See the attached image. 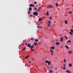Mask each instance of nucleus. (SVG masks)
<instances>
[{
    "label": "nucleus",
    "instance_id": "nucleus-1",
    "mask_svg": "<svg viewBox=\"0 0 73 73\" xmlns=\"http://www.w3.org/2000/svg\"><path fill=\"white\" fill-rule=\"evenodd\" d=\"M38 11H36V12H34L33 13V15L34 16H38Z\"/></svg>",
    "mask_w": 73,
    "mask_h": 73
},
{
    "label": "nucleus",
    "instance_id": "nucleus-2",
    "mask_svg": "<svg viewBox=\"0 0 73 73\" xmlns=\"http://www.w3.org/2000/svg\"><path fill=\"white\" fill-rule=\"evenodd\" d=\"M29 6L31 7H35V5H33L32 4H31L29 5Z\"/></svg>",
    "mask_w": 73,
    "mask_h": 73
},
{
    "label": "nucleus",
    "instance_id": "nucleus-3",
    "mask_svg": "<svg viewBox=\"0 0 73 73\" xmlns=\"http://www.w3.org/2000/svg\"><path fill=\"white\" fill-rule=\"evenodd\" d=\"M26 48L24 46L23 48L22 49V50H23V51H25V49H26Z\"/></svg>",
    "mask_w": 73,
    "mask_h": 73
},
{
    "label": "nucleus",
    "instance_id": "nucleus-4",
    "mask_svg": "<svg viewBox=\"0 0 73 73\" xmlns=\"http://www.w3.org/2000/svg\"><path fill=\"white\" fill-rule=\"evenodd\" d=\"M60 38H61V40L60 41H61V42H62V41H63V37H60Z\"/></svg>",
    "mask_w": 73,
    "mask_h": 73
},
{
    "label": "nucleus",
    "instance_id": "nucleus-5",
    "mask_svg": "<svg viewBox=\"0 0 73 73\" xmlns=\"http://www.w3.org/2000/svg\"><path fill=\"white\" fill-rule=\"evenodd\" d=\"M50 48L51 49H54L55 47L54 46H52Z\"/></svg>",
    "mask_w": 73,
    "mask_h": 73
},
{
    "label": "nucleus",
    "instance_id": "nucleus-6",
    "mask_svg": "<svg viewBox=\"0 0 73 73\" xmlns=\"http://www.w3.org/2000/svg\"><path fill=\"white\" fill-rule=\"evenodd\" d=\"M31 46V44L29 43H28L27 44V46L29 48Z\"/></svg>",
    "mask_w": 73,
    "mask_h": 73
},
{
    "label": "nucleus",
    "instance_id": "nucleus-7",
    "mask_svg": "<svg viewBox=\"0 0 73 73\" xmlns=\"http://www.w3.org/2000/svg\"><path fill=\"white\" fill-rule=\"evenodd\" d=\"M34 46V45H33L30 46V49H33V48Z\"/></svg>",
    "mask_w": 73,
    "mask_h": 73
},
{
    "label": "nucleus",
    "instance_id": "nucleus-8",
    "mask_svg": "<svg viewBox=\"0 0 73 73\" xmlns=\"http://www.w3.org/2000/svg\"><path fill=\"white\" fill-rule=\"evenodd\" d=\"M65 47H66V48H67V49H69V46H68L66 45H65Z\"/></svg>",
    "mask_w": 73,
    "mask_h": 73
},
{
    "label": "nucleus",
    "instance_id": "nucleus-9",
    "mask_svg": "<svg viewBox=\"0 0 73 73\" xmlns=\"http://www.w3.org/2000/svg\"><path fill=\"white\" fill-rule=\"evenodd\" d=\"M29 11H32V8L31 7H29Z\"/></svg>",
    "mask_w": 73,
    "mask_h": 73
},
{
    "label": "nucleus",
    "instance_id": "nucleus-10",
    "mask_svg": "<svg viewBox=\"0 0 73 73\" xmlns=\"http://www.w3.org/2000/svg\"><path fill=\"white\" fill-rule=\"evenodd\" d=\"M46 68L47 70H49V66H46Z\"/></svg>",
    "mask_w": 73,
    "mask_h": 73
},
{
    "label": "nucleus",
    "instance_id": "nucleus-11",
    "mask_svg": "<svg viewBox=\"0 0 73 73\" xmlns=\"http://www.w3.org/2000/svg\"><path fill=\"white\" fill-rule=\"evenodd\" d=\"M50 73H53V71L52 70H49V72Z\"/></svg>",
    "mask_w": 73,
    "mask_h": 73
},
{
    "label": "nucleus",
    "instance_id": "nucleus-12",
    "mask_svg": "<svg viewBox=\"0 0 73 73\" xmlns=\"http://www.w3.org/2000/svg\"><path fill=\"white\" fill-rule=\"evenodd\" d=\"M69 66L70 67H71V66H72V64H68Z\"/></svg>",
    "mask_w": 73,
    "mask_h": 73
},
{
    "label": "nucleus",
    "instance_id": "nucleus-13",
    "mask_svg": "<svg viewBox=\"0 0 73 73\" xmlns=\"http://www.w3.org/2000/svg\"><path fill=\"white\" fill-rule=\"evenodd\" d=\"M66 72L67 73H70V71L69 70H67L66 71Z\"/></svg>",
    "mask_w": 73,
    "mask_h": 73
},
{
    "label": "nucleus",
    "instance_id": "nucleus-14",
    "mask_svg": "<svg viewBox=\"0 0 73 73\" xmlns=\"http://www.w3.org/2000/svg\"><path fill=\"white\" fill-rule=\"evenodd\" d=\"M64 22L65 23V24H68V21L67 20H65Z\"/></svg>",
    "mask_w": 73,
    "mask_h": 73
},
{
    "label": "nucleus",
    "instance_id": "nucleus-15",
    "mask_svg": "<svg viewBox=\"0 0 73 73\" xmlns=\"http://www.w3.org/2000/svg\"><path fill=\"white\" fill-rule=\"evenodd\" d=\"M48 7L49 8H50L52 7V5H48Z\"/></svg>",
    "mask_w": 73,
    "mask_h": 73
},
{
    "label": "nucleus",
    "instance_id": "nucleus-16",
    "mask_svg": "<svg viewBox=\"0 0 73 73\" xmlns=\"http://www.w3.org/2000/svg\"><path fill=\"white\" fill-rule=\"evenodd\" d=\"M68 53L69 54H70L71 53H72V51H68Z\"/></svg>",
    "mask_w": 73,
    "mask_h": 73
},
{
    "label": "nucleus",
    "instance_id": "nucleus-17",
    "mask_svg": "<svg viewBox=\"0 0 73 73\" xmlns=\"http://www.w3.org/2000/svg\"><path fill=\"white\" fill-rule=\"evenodd\" d=\"M34 9H35V11H37V8L36 7H35Z\"/></svg>",
    "mask_w": 73,
    "mask_h": 73
},
{
    "label": "nucleus",
    "instance_id": "nucleus-18",
    "mask_svg": "<svg viewBox=\"0 0 73 73\" xmlns=\"http://www.w3.org/2000/svg\"><path fill=\"white\" fill-rule=\"evenodd\" d=\"M48 65H50V61H49L48 62Z\"/></svg>",
    "mask_w": 73,
    "mask_h": 73
},
{
    "label": "nucleus",
    "instance_id": "nucleus-19",
    "mask_svg": "<svg viewBox=\"0 0 73 73\" xmlns=\"http://www.w3.org/2000/svg\"><path fill=\"white\" fill-rule=\"evenodd\" d=\"M38 21H42V19H38Z\"/></svg>",
    "mask_w": 73,
    "mask_h": 73
},
{
    "label": "nucleus",
    "instance_id": "nucleus-20",
    "mask_svg": "<svg viewBox=\"0 0 73 73\" xmlns=\"http://www.w3.org/2000/svg\"><path fill=\"white\" fill-rule=\"evenodd\" d=\"M46 15L47 16H49V12L47 11V13L46 14Z\"/></svg>",
    "mask_w": 73,
    "mask_h": 73
},
{
    "label": "nucleus",
    "instance_id": "nucleus-21",
    "mask_svg": "<svg viewBox=\"0 0 73 73\" xmlns=\"http://www.w3.org/2000/svg\"><path fill=\"white\" fill-rule=\"evenodd\" d=\"M60 44V43H59V42H57L56 43V45H58V44Z\"/></svg>",
    "mask_w": 73,
    "mask_h": 73
},
{
    "label": "nucleus",
    "instance_id": "nucleus-22",
    "mask_svg": "<svg viewBox=\"0 0 73 73\" xmlns=\"http://www.w3.org/2000/svg\"><path fill=\"white\" fill-rule=\"evenodd\" d=\"M31 60L32 61H33L35 60V58H31Z\"/></svg>",
    "mask_w": 73,
    "mask_h": 73
},
{
    "label": "nucleus",
    "instance_id": "nucleus-23",
    "mask_svg": "<svg viewBox=\"0 0 73 73\" xmlns=\"http://www.w3.org/2000/svg\"><path fill=\"white\" fill-rule=\"evenodd\" d=\"M65 38H66V40H68V37H67V36H64Z\"/></svg>",
    "mask_w": 73,
    "mask_h": 73
},
{
    "label": "nucleus",
    "instance_id": "nucleus-24",
    "mask_svg": "<svg viewBox=\"0 0 73 73\" xmlns=\"http://www.w3.org/2000/svg\"><path fill=\"white\" fill-rule=\"evenodd\" d=\"M63 66L64 67H66V64L64 63L63 64Z\"/></svg>",
    "mask_w": 73,
    "mask_h": 73
},
{
    "label": "nucleus",
    "instance_id": "nucleus-25",
    "mask_svg": "<svg viewBox=\"0 0 73 73\" xmlns=\"http://www.w3.org/2000/svg\"><path fill=\"white\" fill-rule=\"evenodd\" d=\"M35 41H36V42H38V39H35Z\"/></svg>",
    "mask_w": 73,
    "mask_h": 73
},
{
    "label": "nucleus",
    "instance_id": "nucleus-26",
    "mask_svg": "<svg viewBox=\"0 0 73 73\" xmlns=\"http://www.w3.org/2000/svg\"><path fill=\"white\" fill-rule=\"evenodd\" d=\"M55 5L56 7H57L58 5V4L57 3H56L55 4Z\"/></svg>",
    "mask_w": 73,
    "mask_h": 73
},
{
    "label": "nucleus",
    "instance_id": "nucleus-27",
    "mask_svg": "<svg viewBox=\"0 0 73 73\" xmlns=\"http://www.w3.org/2000/svg\"><path fill=\"white\" fill-rule=\"evenodd\" d=\"M30 13H31V11H28V14L29 15Z\"/></svg>",
    "mask_w": 73,
    "mask_h": 73
},
{
    "label": "nucleus",
    "instance_id": "nucleus-28",
    "mask_svg": "<svg viewBox=\"0 0 73 73\" xmlns=\"http://www.w3.org/2000/svg\"><path fill=\"white\" fill-rule=\"evenodd\" d=\"M50 52H51V53H53V51H52V50H50Z\"/></svg>",
    "mask_w": 73,
    "mask_h": 73
},
{
    "label": "nucleus",
    "instance_id": "nucleus-29",
    "mask_svg": "<svg viewBox=\"0 0 73 73\" xmlns=\"http://www.w3.org/2000/svg\"><path fill=\"white\" fill-rule=\"evenodd\" d=\"M70 34L71 35H73V33L71 32H70Z\"/></svg>",
    "mask_w": 73,
    "mask_h": 73
},
{
    "label": "nucleus",
    "instance_id": "nucleus-30",
    "mask_svg": "<svg viewBox=\"0 0 73 73\" xmlns=\"http://www.w3.org/2000/svg\"><path fill=\"white\" fill-rule=\"evenodd\" d=\"M48 62H49V61H48V60H46L45 61V63H48Z\"/></svg>",
    "mask_w": 73,
    "mask_h": 73
},
{
    "label": "nucleus",
    "instance_id": "nucleus-31",
    "mask_svg": "<svg viewBox=\"0 0 73 73\" xmlns=\"http://www.w3.org/2000/svg\"><path fill=\"white\" fill-rule=\"evenodd\" d=\"M71 42V40H69L67 41V42Z\"/></svg>",
    "mask_w": 73,
    "mask_h": 73
},
{
    "label": "nucleus",
    "instance_id": "nucleus-32",
    "mask_svg": "<svg viewBox=\"0 0 73 73\" xmlns=\"http://www.w3.org/2000/svg\"><path fill=\"white\" fill-rule=\"evenodd\" d=\"M34 45H37V42H35L34 43Z\"/></svg>",
    "mask_w": 73,
    "mask_h": 73
},
{
    "label": "nucleus",
    "instance_id": "nucleus-33",
    "mask_svg": "<svg viewBox=\"0 0 73 73\" xmlns=\"http://www.w3.org/2000/svg\"><path fill=\"white\" fill-rule=\"evenodd\" d=\"M66 60H65V59H64V62H66Z\"/></svg>",
    "mask_w": 73,
    "mask_h": 73
},
{
    "label": "nucleus",
    "instance_id": "nucleus-34",
    "mask_svg": "<svg viewBox=\"0 0 73 73\" xmlns=\"http://www.w3.org/2000/svg\"><path fill=\"white\" fill-rule=\"evenodd\" d=\"M69 13L71 14H72V11H70V12H69Z\"/></svg>",
    "mask_w": 73,
    "mask_h": 73
},
{
    "label": "nucleus",
    "instance_id": "nucleus-35",
    "mask_svg": "<svg viewBox=\"0 0 73 73\" xmlns=\"http://www.w3.org/2000/svg\"><path fill=\"white\" fill-rule=\"evenodd\" d=\"M31 51H35V50H34V49H31Z\"/></svg>",
    "mask_w": 73,
    "mask_h": 73
},
{
    "label": "nucleus",
    "instance_id": "nucleus-36",
    "mask_svg": "<svg viewBox=\"0 0 73 73\" xmlns=\"http://www.w3.org/2000/svg\"><path fill=\"white\" fill-rule=\"evenodd\" d=\"M34 4H37V2H36V1H35L34 2Z\"/></svg>",
    "mask_w": 73,
    "mask_h": 73
},
{
    "label": "nucleus",
    "instance_id": "nucleus-37",
    "mask_svg": "<svg viewBox=\"0 0 73 73\" xmlns=\"http://www.w3.org/2000/svg\"><path fill=\"white\" fill-rule=\"evenodd\" d=\"M48 24H50L51 23V22L50 21H48Z\"/></svg>",
    "mask_w": 73,
    "mask_h": 73
},
{
    "label": "nucleus",
    "instance_id": "nucleus-38",
    "mask_svg": "<svg viewBox=\"0 0 73 73\" xmlns=\"http://www.w3.org/2000/svg\"><path fill=\"white\" fill-rule=\"evenodd\" d=\"M31 40H34V39L33 38H31Z\"/></svg>",
    "mask_w": 73,
    "mask_h": 73
},
{
    "label": "nucleus",
    "instance_id": "nucleus-39",
    "mask_svg": "<svg viewBox=\"0 0 73 73\" xmlns=\"http://www.w3.org/2000/svg\"><path fill=\"white\" fill-rule=\"evenodd\" d=\"M49 19L50 20H51L52 19V17H49Z\"/></svg>",
    "mask_w": 73,
    "mask_h": 73
},
{
    "label": "nucleus",
    "instance_id": "nucleus-40",
    "mask_svg": "<svg viewBox=\"0 0 73 73\" xmlns=\"http://www.w3.org/2000/svg\"><path fill=\"white\" fill-rule=\"evenodd\" d=\"M26 56V57H27V58H28V57H29V55H27V56Z\"/></svg>",
    "mask_w": 73,
    "mask_h": 73
},
{
    "label": "nucleus",
    "instance_id": "nucleus-41",
    "mask_svg": "<svg viewBox=\"0 0 73 73\" xmlns=\"http://www.w3.org/2000/svg\"><path fill=\"white\" fill-rule=\"evenodd\" d=\"M70 31L71 32H73V30L72 29H71L70 30Z\"/></svg>",
    "mask_w": 73,
    "mask_h": 73
},
{
    "label": "nucleus",
    "instance_id": "nucleus-42",
    "mask_svg": "<svg viewBox=\"0 0 73 73\" xmlns=\"http://www.w3.org/2000/svg\"><path fill=\"white\" fill-rule=\"evenodd\" d=\"M41 8H42L41 7H39V9H41Z\"/></svg>",
    "mask_w": 73,
    "mask_h": 73
},
{
    "label": "nucleus",
    "instance_id": "nucleus-43",
    "mask_svg": "<svg viewBox=\"0 0 73 73\" xmlns=\"http://www.w3.org/2000/svg\"><path fill=\"white\" fill-rule=\"evenodd\" d=\"M42 27L40 26H39V27H38V28H42Z\"/></svg>",
    "mask_w": 73,
    "mask_h": 73
},
{
    "label": "nucleus",
    "instance_id": "nucleus-44",
    "mask_svg": "<svg viewBox=\"0 0 73 73\" xmlns=\"http://www.w3.org/2000/svg\"><path fill=\"white\" fill-rule=\"evenodd\" d=\"M37 11H38V12H40V9H38Z\"/></svg>",
    "mask_w": 73,
    "mask_h": 73
},
{
    "label": "nucleus",
    "instance_id": "nucleus-45",
    "mask_svg": "<svg viewBox=\"0 0 73 73\" xmlns=\"http://www.w3.org/2000/svg\"><path fill=\"white\" fill-rule=\"evenodd\" d=\"M48 27H50V24H48Z\"/></svg>",
    "mask_w": 73,
    "mask_h": 73
},
{
    "label": "nucleus",
    "instance_id": "nucleus-46",
    "mask_svg": "<svg viewBox=\"0 0 73 73\" xmlns=\"http://www.w3.org/2000/svg\"><path fill=\"white\" fill-rule=\"evenodd\" d=\"M63 69H66V68H65V67H63Z\"/></svg>",
    "mask_w": 73,
    "mask_h": 73
},
{
    "label": "nucleus",
    "instance_id": "nucleus-47",
    "mask_svg": "<svg viewBox=\"0 0 73 73\" xmlns=\"http://www.w3.org/2000/svg\"><path fill=\"white\" fill-rule=\"evenodd\" d=\"M30 17H32V15H30Z\"/></svg>",
    "mask_w": 73,
    "mask_h": 73
},
{
    "label": "nucleus",
    "instance_id": "nucleus-48",
    "mask_svg": "<svg viewBox=\"0 0 73 73\" xmlns=\"http://www.w3.org/2000/svg\"><path fill=\"white\" fill-rule=\"evenodd\" d=\"M27 57L26 56L25 57V59H27Z\"/></svg>",
    "mask_w": 73,
    "mask_h": 73
},
{
    "label": "nucleus",
    "instance_id": "nucleus-49",
    "mask_svg": "<svg viewBox=\"0 0 73 73\" xmlns=\"http://www.w3.org/2000/svg\"><path fill=\"white\" fill-rule=\"evenodd\" d=\"M31 61H29V63H31Z\"/></svg>",
    "mask_w": 73,
    "mask_h": 73
},
{
    "label": "nucleus",
    "instance_id": "nucleus-50",
    "mask_svg": "<svg viewBox=\"0 0 73 73\" xmlns=\"http://www.w3.org/2000/svg\"><path fill=\"white\" fill-rule=\"evenodd\" d=\"M25 45H27V43H25Z\"/></svg>",
    "mask_w": 73,
    "mask_h": 73
},
{
    "label": "nucleus",
    "instance_id": "nucleus-51",
    "mask_svg": "<svg viewBox=\"0 0 73 73\" xmlns=\"http://www.w3.org/2000/svg\"><path fill=\"white\" fill-rule=\"evenodd\" d=\"M51 54V55H52V56H53V53H52Z\"/></svg>",
    "mask_w": 73,
    "mask_h": 73
},
{
    "label": "nucleus",
    "instance_id": "nucleus-52",
    "mask_svg": "<svg viewBox=\"0 0 73 73\" xmlns=\"http://www.w3.org/2000/svg\"><path fill=\"white\" fill-rule=\"evenodd\" d=\"M39 27V26H37V28H38V27Z\"/></svg>",
    "mask_w": 73,
    "mask_h": 73
},
{
    "label": "nucleus",
    "instance_id": "nucleus-53",
    "mask_svg": "<svg viewBox=\"0 0 73 73\" xmlns=\"http://www.w3.org/2000/svg\"><path fill=\"white\" fill-rule=\"evenodd\" d=\"M57 68H56L55 69V70H57Z\"/></svg>",
    "mask_w": 73,
    "mask_h": 73
},
{
    "label": "nucleus",
    "instance_id": "nucleus-54",
    "mask_svg": "<svg viewBox=\"0 0 73 73\" xmlns=\"http://www.w3.org/2000/svg\"><path fill=\"white\" fill-rule=\"evenodd\" d=\"M68 60H69V59H68Z\"/></svg>",
    "mask_w": 73,
    "mask_h": 73
},
{
    "label": "nucleus",
    "instance_id": "nucleus-55",
    "mask_svg": "<svg viewBox=\"0 0 73 73\" xmlns=\"http://www.w3.org/2000/svg\"><path fill=\"white\" fill-rule=\"evenodd\" d=\"M58 0V1H59V0Z\"/></svg>",
    "mask_w": 73,
    "mask_h": 73
},
{
    "label": "nucleus",
    "instance_id": "nucleus-56",
    "mask_svg": "<svg viewBox=\"0 0 73 73\" xmlns=\"http://www.w3.org/2000/svg\"><path fill=\"white\" fill-rule=\"evenodd\" d=\"M72 28H73V27H72Z\"/></svg>",
    "mask_w": 73,
    "mask_h": 73
},
{
    "label": "nucleus",
    "instance_id": "nucleus-57",
    "mask_svg": "<svg viewBox=\"0 0 73 73\" xmlns=\"http://www.w3.org/2000/svg\"><path fill=\"white\" fill-rule=\"evenodd\" d=\"M51 68H52V67H51Z\"/></svg>",
    "mask_w": 73,
    "mask_h": 73
},
{
    "label": "nucleus",
    "instance_id": "nucleus-58",
    "mask_svg": "<svg viewBox=\"0 0 73 73\" xmlns=\"http://www.w3.org/2000/svg\"><path fill=\"white\" fill-rule=\"evenodd\" d=\"M57 73V72H56V73Z\"/></svg>",
    "mask_w": 73,
    "mask_h": 73
}]
</instances>
